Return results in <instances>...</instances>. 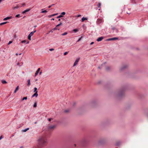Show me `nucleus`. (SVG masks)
I'll list each match as a JSON object with an SVG mask.
<instances>
[{
    "instance_id": "nucleus-1",
    "label": "nucleus",
    "mask_w": 148,
    "mask_h": 148,
    "mask_svg": "<svg viewBox=\"0 0 148 148\" xmlns=\"http://www.w3.org/2000/svg\"><path fill=\"white\" fill-rule=\"evenodd\" d=\"M38 145L39 147L44 145L47 143L46 138L45 136H42L39 138L38 140Z\"/></svg>"
},
{
    "instance_id": "nucleus-2",
    "label": "nucleus",
    "mask_w": 148,
    "mask_h": 148,
    "mask_svg": "<svg viewBox=\"0 0 148 148\" xmlns=\"http://www.w3.org/2000/svg\"><path fill=\"white\" fill-rule=\"evenodd\" d=\"M36 30H35L34 31H33L30 32V34L28 35V38L29 40H31V37L32 36L34 33L36 32Z\"/></svg>"
},
{
    "instance_id": "nucleus-3",
    "label": "nucleus",
    "mask_w": 148,
    "mask_h": 148,
    "mask_svg": "<svg viewBox=\"0 0 148 148\" xmlns=\"http://www.w3.org/2000/svg\"><path fill=\"white\" fill-rule=\"evenodd\" d=\"M56 126V125H51L48 127L49 130H53L55 129Z\"/></svg>"
},
{
    "instance_id": "nucleus-4",
    "label": "nucleus",
    "mask_w": 148,
    "mask_h": 148,
    "mask_svg": "<svg viewBox=\"0 0 148 148\" xmlns=\"http://www.w3.org/2000/svg\"><path fill=\"white\" fill-rule=\"evenodd\" d=\"M79 58H77L76 60L74 62V63L73 64V66H75L78 63V62L79 61Z\"/></svg>"
},
{
    "instance_id": "nucleus-5",
    "label": "nucleus",
    "mask_w": 148,
    "mask_h": 148,
    "mask_svg": "<svg viewBox=\"0 0 148 148\" xmlns=\"http://www.w3.org/2000/svg\"><path fill=\"white\" fill-rule=\"evenodd\" d=\"M103 38L104 37L103 36H101V37L98 38L97 39V40L98 42H99L101 41Z\"/></svg>"
},
{
    "instance_id": "nucleus-6",
    "label": "nucleus",
    "mask_w": 148,
    "mask_h": 148,
    "mask_svg": "<svg viewBox=\"0 0 148 148\" xmlns=\"http://www.w3.org/2000/svg\"><path fill=\"white\" fill-rule=\"evenodd\" d=\"M117 39H118V38H117L114 37V38H112L108 39H107V40L110 41V40H116Z\"/></svg>"
},
{
    "instance_id": "nucleus-7",
    "label": "nucleus",
    "mask_w": 148,
    "mask_h": 148,
    "mask_svg": "<svg viewBox=\"0 0 148 148\" xmlns=\"http://www.w3.org/2000/svg\"><path fill=\"white\" fill-rule=\"evenodd\" d=\"M86 142V140H84L81 142V144H79V145L81 146H83L84 143H85Z\"/></svg>"
},
{
    "instance_id": "nucleus-8",
    "label": "nucleus",
    "mask_w": 148,
    "mask_h": 148,
    "mask_svg": "<svg viewBox=\"0 0 148 148\" xmlns=\"http://www.w3.org/2000/svg\"><path fill=\"white\" fill-rule=\"evenodd\" d=\"M38 96V93L37 92H36L32 96V97H37Z\"/></svg>"
},
{
    "instance_id": "nucleus-9",
    "label": "nucleus",
    "mask_w": 148,
    "mask_h": 148,
    "mask_svg": "<svg viewBox=\"0 0 148 148\" xmlns=\"http://www.w3.org/2000/svg\"><path fill=\"white\" fill-rule=\"evenodd\" d=\"M40 70V68H39L38 69V70H37V71H36V72L35 73V76H36V75H38Z\"/></svg>"
},
{
    "instance_id": "nucleus-10",
    "label": "nucleus",
    "mask_w": 148,
    "mask_h": 148,
    "mask_svg": "<svg viewBox=\"0 0 148 148\" xmlns=\"http://www.w3.org/2000/svg\"><path fill=\"white\" fill-rule=\"evenodd\" d=\"M102 22V20L101 19H98L97 21V23L99 24L101 23Z\"/></svg>"
},
{
    "instance_id": "nucleus-11",
    "label": "nucleus",
    "mask_w": 148,
    "mask_h": 148,
    "mask_svg": "<svg viewBox=\"0 0 148 148\" xmlns=\"http://www.w3.org/2000/svg\"><path fill=\"white\" fill-rule=\"evenodd\" d=\"M30 9H27L25 10L24 11H23V12H22V13L23 14H24V13H26L27 12H28L29 11H30Z\"/></svg>"
},
{
    "instance_id": "nucleus-12",
    "label": "nucleus",
    "mask_w": 148,
    "mask_h": 148,
    "mask_svg": "<svg viewBox=\"0 0 148 148\" xmlns=\"http://www.w3.org/2000/svg\"><path fill=\"white\" fill-rule=\"evenodd\" d=\"M58 14V13H56V14H51V15H49V16H48V17L49 18H51V17L54 16H55L56 15H57Z\"/></svg>"
},
{
    "instance_id": "nucleus-13",
    "label": "nucleus",
    "mask_w": 148,
    "mask_h": 148,
    "mask_svg": "<svg viewBox=\"0 0 148 148\" xmlns=\"http://www.w3.org/2000/svg\"><path fill=\"white\" fill-rule=\"evenodd\" d=\"M31 84L30 80V79H28L27 80V86H29Z\"/></svg>"
},
{
    "instance_id": "nucleus-14",
    "label": "nucleus",
    "mask_w": 148,
    "mask_h": 148,
    "mask_svg": "<svg viewBox=\"0 0 148 148\" xmlns=\"http://www.w3.org/2000/svg\"><path fill=\"white\" fill-rule=\"evenodd\" d=\"M112 29L114 31V30H115L116 32L117 33L118 32V29L116 28L115 27H113L112 28Z\"/></svg>"
},
{
    "instance_id": "nucleus-15",
    "label": "nucleus",
    "mask_w": 148,
    "mask_h": 148,
    "mask_svg": "<svg viewBox=\"0 0 148 148\" xmlns=\"http://www.w3.org/2000/svg\"><path fill=\"white\" fill-rule=\"evenodd\" d=\"M18 89H19V86H18L16 87L15 90L14 92V93H16V92L18 90Z\"/></svg>"
},
{
    "instance_id": "nucleus-16",
    "label": "nucleus",
    "mask_w": 148,
    "mask_h": 148,
    "mask_svg": "<svg viewBox=\"0 0 148 148\" xmlns=\"http://www.w3.org/2000/svg\"><path fill=\"white\" fill-rule=\"evenodd\" d=\"M11 17H6L5 18H4L3 20L4 21H5V20H8V19H10V18H11Z\"/></svg>"
},
{
    "instance_id": "nucleus-17",
    "label": "nucleus",
    "mask_w": 148,
    "mask_h": 148,
    "mask_svg": "<svg viewBox=\"0 0 148 148\" xmlns=\"http://www.w3.org/2000/svg\"><path fill=\"white\" fill-rule=\"evenodd\" d=\"M87 20V18H85L84 17H83L82 19V21L83 22L85 20Z\"/></svg>"
},
{
    "instance_id": "nucleus-18",
    "label": "nucleus",
    "mask_w": 148,
    "mask_h": 148,
    "mask_svg": "<svg viewBox=\"0 0 148 148\" xmlns=\"http://www.w3.org/2000/svg\"><path fill=\"white\" fill-rule=\"evenodd\" d=\"M127 67V66L126 65L124 66L121 68L120 70H122L124 69H125V68H126Z\"/></svg>"
},
{
    "instance_id": "nucleus-19",
    "label": "nucleus",
    "mask_w": 148,
    "mask_h": 148,
    "mask_svg": "<svg viewBox=\"0 0 148 148\" xmlns=\"http://www.w3.org/2000/svg\"><path fill=\"white\" fill-rule=\"evenodd\" d=\"M29 129V128H27L26 129H25L23 130V131L24 132H26Z\"/></svg>"
},
{
    "instance_id": "nucleus-20",
    "label": "nucleus",
    "mask_w": 148,
    "mask_h": 148,
    "mask_svg": "<svg viewBox=\"0 0 148 148\" xmlns=\"http://www.w3.org/2000/svg\"><path fill=\"white\" fill-rule=\"evenodd\" d=\"M1 82L3 84H6L7 83V82L6 81L4 80H2L1 81Z\"/></svg>"
},
{
    "instance_id": "nucleus-21",
    "label": "nucleus",
    "mask_w": 148,
    "mask_h": 148,
    "mask_svg": "<svg viewBox=\"0 0 148 148\" xmlns=\"http://www.w3.org/2000/svg\"><path fill=\"white\" fill-rule=\"evenodd\" d=\"M78 30V29H74L73 30V31L74 33L77 32Z\"/></svg>"
},
{
    "instance_id": "nucleus-22",
    "label": "nucleus",
    "mask_w": 148,
    "mask_h": 148,
    "mask_svg": "<svg viewBox=\"0 0 148 148\" xmlns=\"http://www.w3.org/2000/svg\"><path fill=\"white\" fill-rule=\"evenodd\" d=\"M37 88L36 87H35L34 88V92H35V93L36 92H37V93H38V91H37Z\"/></svg>"
},
{
    "instance_id": "nucleus-23",
    "label": "nucleus",
    "mask_w": 148,
    "mask_h": 148,
    "mask_svg": "<svg viewBox=\"0 0 148 148\" xmlns=\"http://www.w3.org/2000/svg\"><path fill=\"white\" fill-rule=\"evenodd\" d=\"M6 23H7V22H4L1 23H0V25H3L5 24H6Z\"/></svg>"
},
{
    "instance_id": "nucleus-24",
    "label": "nucleus",
    "mask_w": 148,
    "mask_h": 148,
    "mask_svg": "<svg viewBox=\"0 0 148 148\" xmlns=\"http://www.w3.org/2000/svg\"><path fill=\"white\" fill-rule=\"evenodd\" d=\"M27 99V97H24L22 99H21V101H23L24 100H26Z\"/></svg>"
},
{
    "instance_id": "nucleus-25",
    "label": "nucleus",
    "mask_w": 148,
    "mask_h": 148,
    "mask_svg": "<svg viewBox=\"0 0 148 148\" xmlns=\"http://www.w3.org/2000/svg\"><path fill=\"white\" fill-rule=\"evenodd\" d=\"M63 17V16L61 15H59V16H58L57 17H56V18H61V17Z\"/></svg>"
},
{
    "instance_id": "nucleus-26",
    "label": "nucleus",
    "mask_w": 148,
    "mask_h": 148,
    "mask_svg": "<svg viewBox=\"0 0 148 148\" xmlns=\"http://www.w3.org/2000/svg\"><path fill=\"white\" fill-rule=\"evenodd\" d=\"M101 4L100 3H99L97 5V6L98 8H100L101 7Z\"/></svg>"
},
{
    "instance_id": "nucleus-27",
    "label": "nucleus",
    "mask_w": 148,
    "mask_h": 148,
    "mask_svg": "<svg viewBox=\"0 0 148 148\" xmlns=\"http://www.w3.org/2000/svg\"><path fill=\"white\" fill-rule=\"evenodd\" d=\"M37 106V103L36 102L34 103V105H33V107H36Z\"/></svg>"
},
{
    "instance_id": "nucleus-28",
    "label": "nucleus",
    "mask_w": 148,
    "mask_h": 148,
    "mask_svg": "<svg viewBox=\"0 0 148 148\" xmlns=\"http://www.w3.org/2000/svg\"><path fill=\"white\" fill-rule=\"evenodd\" d=\"M19 6L18 5H17L16 6L14 7V9H17V8H19Z\"/></svg>"
},
{
    "instance_id": "nucleus-29",
    "label": "nucleus",
    "mask_w": 148,
    "mask_h": 148,
    "mask_svg": "<svg viewBox=\"0 0 148 148\" xmlns=\"http://www.w3.org/2000/svg\"><path fill=\"white\" fill-rule=\"evenodd\" d=\"M62 24V23L61 22H60V23L59 24H58V25H57L56 26V27L59 26L60 25H61Z\"/></svg>"
},
{
    "instance_id": "nucleus-30",
    "label": "nucleus",
    "mask_w": 148,
    "mask_h": 148,
    "mask_svg": "<svg viewBox=\"0 0 148 148\" xmlns=\"http://www.w3.org/2000/svg\"><path fill=\"white\" fill-rule=\"evenodd\" d=\"M67 34V33L66 32H64L62 34V36H64L66 35Z\"/></svg>"
},
{
    "instance_id": "nucleus-31",
    "label": "nucleus",
    "mask_w": 148,
    "mask_h": 148,
    "mask_svg": "<svg viewBox=\"0 0 148 148\" xmlns=\"http://www.w3.org/2000/svg\"><path fill=\"white\" fill-rule=\"evenodd\" d=\"M47 12V10H44V11H42L41 12V13H45Z\"/></svg>"
},
{
    "instance_id": "nucleus-32",
    "label": "nucleus",
    "mask_w": 148,
    "mask_h": 148,
    "mask_svg": "<svg viewBox=\"0 0 148 148\" xmlns=\"http://www.w3.org/2000/svg\"><path fill=\"white\" fill-rule=\"evenodd\" d=\"M110 69V68L109 67H107L106 68V70L107 71H109V69Z\"/></svg>"
},
{
    "instance_id": "nucleus-33",
    "label": "nucleus",
    "mask_w": 148,
    "mask_h": 148,
    "mask_svg": "<svg viewBox=\"0 0 148 148\" xmlns=\"http://www.w3.org/2000/svg\"><path fill=\"white\" fill-rule=\"evenodd\" d=\"M61 19L64 21H66V20L67 19L66 18H62Z\"/></svg>"
},
{
    "instance_id": "nucleus-34",
    "label": "nucleus",
    "mask_w": 148,
    "mask_h": 148,
    "mask_svg": "<svg viewBox=\"0 0 148 148\" xmlns=\"http://www.w3.org/2000/svg\"><path fill=\"white\" fill-rule=\"evenodd\" d=\"M54 5V4H52L51 5H50L48 7V8H51L52 6H53V5Z\"/></svg>"
},
{
    "instance_id": "nucleus-35",
    "label": "nucleus",
    "mask_w": 148,
    "mask_h": 148,
    "mask_svg": "<svg viewBox=\"0 0 148 148\" xmlns=\"http://www.w3.org/2000/svg\"><path fill=\"white\" fill-rule=\"evenodd\" d=\"M20 15L19 14H17L16 16V17L17 18H19L20 17Z\"/></svg>"
},
{
    "instance_id": "nucleus-36",
    "label": "nucleus",
    "mask_w": 148,
    "mask_h": 148,
    "mask_svg": "<svg viewBox=\"0 0 148 148\" xmlns=\"http://www.w3.org/2000/svg\"><path fill=\"white\" fill-rule=\"evenodd\" d=\"M26 42V41L25 40H24L22 41H21V43H25Z\"/></svg>"
},
{
    "instance_id": "nucleus-37",
    "label": "nucleus",
    "mask_w": 148,
    "mask_h": 148,
    "mask_svg": "<svg viewBox=\"0 0 148 148\" xmlns=\"http://www.w3.org/2000/svg\"><path fill=\"white\" fill-rule=\"evenodd\" d=\"M82 38V37H81L77 41V42H78L80 41L81 40Z\"/></svg>"
},
{
    "instance_id": "nucleus-38",
    "label": "nucleus",
    "mask_w": 148,
    "mask_h": 148,
    "mask_svg": "<svg viewBox=\"0 0 148 148\" xmlns=\"http://www.w3.org/2000/svg\"><path fill=\"white\" fill-rule=\"evenodd\" d=\"M65 14V13L64 12H63L61 13V14L63 15H64Z\"/></svg>"
},
{
    "instance_id": "nucleus-39",
    "label": "nucleus",
    "mask_w": 148,
    "mask_h": 148,
    "mask_svg": "<svg viewBox=\"0 0 148 148\" xmlns=\"http://www.w3.org/2000/svg\"><path fill=\"white\" fill-rule=\"evenodd\" d=\"M54 50V49L53 48L50 49H49V50L51 51H53Z\"/></svg>"
},
{
    "instance_id": "nucleus-40",
    "label": "nucleus",
    "mask_w": 148,
    "mask_h": 148,
    "mask_svg": "<svg viewBox=\"0 0 148 148\" xmlns=\"http://www.w3.org/2000/svg\"><path fill=\"white\" fill-rule=\"evenodd\" d=\"M68 52H66L64 53V55H66L68 54Z\"/></svg>"
},
{
    "instance_id": "nucleus-41",
    "label": "nucleus",
    "mask_w": 148,
    "mask_h": 148,
    "mask_svg": "<svg viewBox=\"0 0 148 148\" xmlns=\"http://www.w3.org/2000/svg\"><path fill=\"white\" fill-rule=\"evenodd\" d=\"M12 42V41H10L9 42V43H8V45H9Z\"/></svg>"
},
{
    "instance_id": "nucleus-42",
    "label": "nucleus",
    "mask_w": 148,
    "mask_h": 148,
    "mask_svg": "<svg viewBox=\"0 0 148 148\" xmlns=\"http://www.w3.org/2000/svg\"><path fill=\"white\" fill-rule=\"evenodd\" d=\"M22 6H23H23H25V3H22Z\"/></svg>"
},
{
    "instance_id": "nucleus-43",
    "label": "nucleus",
    "mask_w": 148,
    "mask_h": 148,
    "mask_svg": "<svg viewBox=\"0 0 148 148\" xmlns=\"http://www.w3.org/2000/svg\"><path fill=\"white\" fill-rule=\"evenodd\" d=\"M81 16V15H80V14L78 15L77 16L78 17H80Z\"/></svg>"
},
{
    "instance_id": "nucleus-44",
    "label": "nucleus",
    "mask_w": 148,
    "mask_h": 148,
    "mask_svg": "<svg viewBox=\"0 0 148 148\" xmlns=\"http://www.w3.org/2000/svg\"><path fill=\"white\" fill-rule=\"evenodd\" d=\"M93 43H94V42H92L90 43V45H92L93 44Z\"/></svg>"
},
{
    "instance_id": "nucleus-45",
    "label": "nucleus",
    "mask_w": 148,
    "mask_h": 148,
    "mask_svg": "<svg viewBox=\"0 0 148 148\" xmlns=\"http://www.w3.org/2000/svg\"><path fill=\"white\" fill-rule=\"evenodd\" d=\"M3 138L2 136H1L0 137V140L1 139Z\"/></svg>"
},
{
    "instance_id": "nucleus-46",
    "label": "nucleus",
    "mask_w": 148,
    "mask_h": 148,
    "mask_svg": "<svg viewBox=\"0 0 148 148\" xmlns=\"http://www.w3.org/2000/svg\"><path fill=\"white\" fill-rule=\"evenodd\" d=\"M56 29H56V27H55V28H53V30H56Z\"/></svg>"
},
{
    "instance_id": "nucleus-47",
    "label": "nucleus",
    "mask_w": 148,
    "mask_h": 148,
    "mask_svg": "<svg viewBox=\"0 0 148 148\" xmlns=\"http://www.w3.org/2000/svg\"><path fill=\"white\" fill-rule=\"evenodd\" d=\"M48 120H49V121H50L51 120V119L49 118V119Z\"/></svg>"
},
{
    "instance_id": "nucleus-48",
    "label": "nucleus",
    "mask_w": 148,
    "mask_h": 148,
    "mask_svg": "<svg viewBox=\"0 0 148 148\" xmlns=\"http://www.w3.org/2000/svg\"><path fill=\"white\" fill-rule=\"evenodd\" d=\"M19 62H18L17 64V65H19Z\"/></svg>"
},
{
    "instance_id": "nucleus-49",
    "label": "nucleus",
    "mask_w": 148,
    "mask_h": 148,
    "mask_svg": "<svg viewBox=\"0 0 148 148\" xmlns=\"http://www.w3.org/2000/svg\"><path fill=\"white\" fill-rule=\"evenodd\" d=\"M42 73V72L41 71V72H40V73H39V74L40 75Z\"/></svg>"
},
{
    "instance_id": "nucleus-50",
    "label": "nucleus",
    "mask_w": 148,
    "mask_h": 148,
    "mask_svg": "<svg viewBox=\"0 0 148 148\" xmlns=\"http://www.w3.org/2000/svg\"><path fill=\"white\" fill-rule=\"evenodd\" d=\"M29 42V41H27L26 44H28Z\"/></svg>"
},
{
    "instance_id": "nucleus-51",
    "label": "nucleus",
    "mask_w": 148,
    "mask_h": 148,
    "mask_svg": "<svg viewBox=\"0 0 148 148\" xmlns=\"http://www.w3.org/2000/svg\"><path fill=\"white\" fill-rule=\"evenodd\" d=\"M51 20H54V18H52Z\"/></svg>"
},
{
    "instance_id": "nucleus-52",
    "label": "nucleus",
    "mask_w": 148,
    "mask_h": 148,
    "mask_svg": "<svg viewBox=\"0 0 148 148\" xmlns=\"http://www.w3.org/2000/svg\"><path fill=\"white\" fill-rule=\"evenodd\" d=\"M61 20V19H59L58 20V21H60Z\"/></svg>"
},
{
    "instance_id": "nucleus-53",
    "label": "nucleus",
    "mask_w": 148,
    "mask_h": 148,
    "mask_svg": "<svg viewBox=\"0 0 148 148\" xmlns=\"http://www.w3.org/2000/svg\"><path fill=\"white\" fill-rule=\"evenodd\" d=\"M18 54L17 53H16V56H18Z\"/></svg>"
},
{
    "instance_id": "nucleus-54",
    "label": "nucleus",
    "mask_w": 148,
    "mask_h": 148,
    "mask_svg": "<svg viewBox=\"0 0 148 148\" xmlns=\"http://www.w3.org/2000/svg\"><path fill=\"white\" fill-rule=\"evenodd\" d=\"M37 123V122L36 121V122H35L34 123H35V124H36V123Z\"/></svg>"
},
{
    "instance_id": "nucleus-55",
    "label": "nucleus",
    "mask_w": 148,
    "mask_h": 148,
    "mask_svg": "<svg viewBox=\"0 0 148 148\" xmlns=\"http://www.w3.org/2000/svg\"><path fill=\"white\" fill-rule=\"evenodd\" d=\"M21 54V53H20V54H19V55H20Z\"/></svg>"
},
{
    "instance_id": "nucleus-56",
    "label": "nucleus",
    "mask_w": 148,
    "mask_h": 148,
    "mask_svg": "<svg viewBox=\"0 0 148 148\" xmlns=\"http://www.w3.org/2000/svg\"><path fill=\"white\" fill-rule=\"evenodd\" d=\"M36 26H35L34 27H36Z\"/></svg>"
},
{
    "instance_id": "nucleus-57",
    "label": "nucleus",
    "mask_w": 148,
    "mask_h": 148,
    "mask_svg": "<svg viewBox=\"0 0 148 148\" xmlns=\"http://www.w3.org/2000/svg\"><path fill=\"white\" fill-rule=\"evenodd\" d=\"M74 145H75V146L76 145L75 144Z\"/></svg>"
},
{
    "instance_id": "nucleus-58",
    "label": "nucleus",
    "mask_w": 148,
    "mask_h": 148,
    "mask_svg": "<svg viewBox=\"0 0 148 148\" xmlns=\"http://www.w3.org/2000/svg\"><path fill=\"white\" fill-rule=\"evenodd\" d=\"M66 111V112H67V111Z\"/></svg>"
}]
</instances>
